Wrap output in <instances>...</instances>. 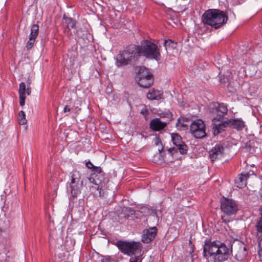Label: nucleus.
I'll use <instances>...</instances> for the list:
<instances>
[{"label":"nucleus","instance_id":"7ed1b4c3","mask_svg":"<svg viewBox=\"0 0 262 262\" xmlns=\"http://www.w3.org/2000/svg\"><path fill=\"white\" fill-rule=\"evenodd\" d=\"M139 46L141 56L157 61L161 58L160 49L155 43L148 40L144 39Z\"/></svg>","mask_w":262,"mask_h":262},{"label":"nucleus","instance_id":"7c9ffc66","mask_svg":"<svg viewBox=\"0 0 262 262\" xmlns=\"http://www.w3.org/2000/svg\"><path fill=\"white\" fill-rule=\"evenodd\" d=\"M125 211L126 212L128 213V216H134L135 213V210L133 209L130 207L126 208Z\"/></svg>","mask_w":262,"mask_h":262},{"label":"nucleus","instance_id":"0eeeda50","mask_svg":"<svg viewBox=\"0 0 262 262\" xmlns=\"http://www.w3.org/2000/svg\"><path fill=\"white\" fill-rule=\"evenodd\" d=\"M136 80L141 87L144 88H149L154 82L152 75L145 68L140 69Z\"/></svg>","mask_w":262,"mask_h":262},{"label":"nucleus","instance_id":"aec40b11","mask_svg":"<svg viewBox=\"0 0 262 262\" xmlns=\"http://www.w3.org/2000/svg\"><path fill=\"white\" fill-rule=\"evenodd\" d=\"M163 92L154 89L150 90L147 94V98L150 100H160L162 98Z\"/></svg>","mask_w":262,"mask_h":262},{"label":"nucleus","instance_id":"20e7f679","mask_svg":"<svg viewBox=\"0 0 262 262\" xmlns=\"http://www.w3.org/2000/svg\"><path fill=\"white\" fill-rule=\"evenodd\" d=\"M116 245L119 250L124 254L129 256L139 254L142 250V246L140 242L134 241L127 242L125 241H118Z\"/></svg>","mask_w":262,"mask_h":262},{"label":"nucleus","instance_id":"bb28decb","mask_svg":"<svg viewBox=\"0 0 262 262\" xmlns=\"http://www.w3.org/2000/svg\"><path fill=\"white\" fill-rule=\"evenodd\" d=\"M18 121L19 123L21 125H24L27 123V119H26V115L23 111H20L18 113Z\"/></svg>","mask_w":262,"mask_h":262},{"label":"nucleus","instance_id":"393cba45","mask_svg":"<svg viewBox=\"0 0 262 262\" xmlns=\"http://www.w3.org/2000/svg\"><path fill=\"white\" fill-rule=\"evenodd\" d=\"M171 140L174 145L179 143L183 144L181 137L177 133H173L171 134Z\"/></svg>","mask_w":262,"mask_h":262},{"label":"nucleus","instance_id":"c756f323","mask_svg":"<svg viewBox=\"0 0 262 262\" xmlns=\"http://www.w3.org/2000/svg\"><path fill=\"white\" fill-rule=\"evenodd\" d=\"M134 217L137 219H140L143 218L144 216L143 215V214H142V213L139 209V210H136L135 211V213L134 215Z\"/></svg>","mask_w":262,"mask_h":262},{"label":"nucleus","instance_id":"79ce46f5","mask_svg":"<svg viewBox=\"0 0 262 262\" xmlns=\"http://www.w3.org/2000/svg\"><path fill=\"white\" fill-rule=\"evenodd\" d=\"M163 150V146H162L161 148L158 149V151L160 155H161Z\"/></svg>","mask_w":262,"mask_h":262},{"label":"nucleus","instance_id":"423d86ee","mask_svg":"<svg viewBox=\"0 0 262 262\" xmlns=\"http://www.w3.org/2000/svg\"><path fill=\"white\" fill-rule=\"evenodd\" d=\"M85 166L89 169H92V173L89 178L91 183L96 185H102L104 183V173L100 167L95 166L90 161L85 163Z\"/></svg>","mask_w":262,"mask_h":262},{"label":"nucleus","instance_id":"cd10ccee","mask_svg":"<svg viewBox=\"0 0 262 262\" xmlns=\"http://www.w3.org/2000/svg\"><path fill=\"white\" fill-rule=\"evenodd\" d=\"M139 209L143 214V215L145 217L147 214L150 213V210L149 208L145 206H142L140 207Z\"/></svg>","mask_w":262,"mask_h":262},{"label":"nucleus","instance_id":"39448f33","mask_svg":"<svg viewBox=\"0 0 262 262\" xmlns=\"http://www.w3.org/2000/svg\"><path fill=\"white\" fill-rule=\"evenodd\" d=\"M213 243V258L214 262H223L227 260L232 250L228 248L224 243L219 241H214Z\"/></svg>","mask_w":262,"mask_h":262},{"label":"nucleus","instance_id":"f257e3e1","mask_svg":"<svg viewBox=\"0 0 262 262\" xmlns=\"http://www.w3.org/2000/svg\"><path fill=\"white\" fill-rule=\"evenodd\" d=\"M141 56L139 45H131L120 51L116 57L118 66H126L138 60Z\"/></svg>","mask_w":262,"mask_h":262},{"label":"nucleus","instance_id":"c03bdc74","mask_svg":"<svg viewBox=\"0 0 262 262\" xmlns=\"http://www.w3.org/2000/svg\"><path fill=\"white\" fill-rule=\"evenodd\" d=\"M31 83V80L30 79H28V80L27 81V85L30 86Z\"/></svg>","mask_w":262,"mask_h":262},{"label":"nucleus","instance_id":"37998d69","mask_svg":"<svg viewBox=\"0 0 262 262\" xmlns=\"http://www.w3.org/2000/svg\"><path fill=\"white\" fill-rule=\"evenodd\" d=\"M166 114H167V115L168 116V117L172 116V114L170 112H169L167 113Z\"/></svg>","mask_w":262,"mask_h":262},{"label":"nucleus","instance_id":"ea45409f","mask_svg":"<svg viewBox=\"0 0 262 262\" xmlns=\"http://www.w3.org/2000/svg\"><path fill=\"white\" fill-rule=\"evenodd\" d=\"M181 119L179 118V119H178V120H177V123H176V126H177V127L178 128H179V126H180V125L181 124Z\"/></svg>","mask_w":262,"mask_h":262},{"label":"nucleus","instance_id":"6ab92c4d","mask_svg":"<svg viewBox=\"0 0 262 262\" xmlns=\"http://www.w3.org/2000/svg\"><path fill=\"white\" fill-rule=\"evenodd\" d=\"M249 177V173H245L239 174L235 180V184L237 187L242 188L247 184V180Z\"/></svg>","mask_w":262,"mask_h":262},{"label":"nucleus","instance_id":"f3484780","mask_svg":"<svg viewBox=\"0 0 262 262\" xmlns=\"http://www.w3.org/2000/svg\"><path fill=\"white\" fill-rule=\"evenodd\" d=\"M213 243H214V242H211L210 239L207 238L205 240L203 253L204 257H206L208 255L213 257Z\"/></svg>","mask_w":262,"mask_h":262},{"label":"nucleus","instance_id":"412c9836","mask_svg":"<svg viewBox=\"0 0 262 262\" xmlns=\"http://www.w3.org/2000/svg\"><path fill=\"white\" fill-rule=\"evenodd\" d=\"M19 104L24 106L25 103L26 99V85L24 82H21L19 85Z\"/></svg>","mask_w":262,"mask_h":262},{"label":"nucleus","instance_id":"a19ab883","mask_svg":"<svg viewBox=\"0 0 262 262\" xmlns=\"http://www.w3.org/2000/svg\"><path fill=\"white\" fill-rule=\"evenodd\" d=\"M156 144L157 145H158L159 143H160L162 145L160 139L159 138H157L156 139Z\"/></svg>","mask_w":262,"mask_h":262},{"label":"nucleus","instance_id":"4c0bfd02","mask_svg":"<svg viewBox=\"0 0 262 262\" xmlns=\"http://www.w3.org/2000/svg\"><path fill=\"white\" fill-rule=\"evenodd\" d=\"M187 126H188L187 125L181 123V124L180 125L179 128H180L181 129H185L187 127Z\"/></svg>","mask_w":262,"mask_h":262},{"label":"nucleus","instance_id":"1a4fd4ad","mask_svg":"<svg viewBox=\"0 0 262 262\" xmlns=\"http://www.w3.org/2000/svg\"><path fill=\"white\" fill-rule=\"evenodd\" d=\"M190 131L195 138L202 139L207 134L204 122L200 119L194 121L190 125Z\"/></svg>","mask_w":262,"mask_h":262},{"label":"nucleus","instance_id":"f8f14e48","mask_svg":"<svg viewBox=\"0 0 262 262\" xmlns=\"http://www.w3.org/2000/svg\"><path fill=\"white\" fill-rule=\"evenodd\" d=\"M224 146L222 144H217L209 151V157L212 162L222 157L224 154Z\"/></svg>","mask_w":262,"mask_h":262},{"label":"nucleus","instance_id":"e433bc0d","mask_svg":"<svg viewBox=\"0 0 262 262\" xmlns=\"http://www.w3.org/2000/svg\"><path fill=\"white\" fill-rule=\"evenodd\" d=\"M141 114H143L144 116H146L148 114V112L147 109H142L141 111Z\"/></svg>","mask_w":262,"mask_h":262},{"label":"nucleus","instance_id":"a878e982","mask_svg":"<svg viewBox=\"0 0 262 262\" xmlns=\"http://www.w3.org/2000/svg\"><path fill=\"white\" fill-rule=\"evenodd\" d=\"M177 42L171 39L165 40L164 41L163 46L165 47L166 49L167 48L175 49L177 47Z\"/></svg>","mask_w":262,"mask_h":262},{"label":"nucleus","instance_id":"2f4dec72","mask_svg":"<svg viewBox=\"0 0 262 262\" xmlns=\"http://www.w3.org/2000/svg\"><path fill=\"white\" fill-rule=\"evenodd\" d=\"M102 258L101 259V262H111L112 258L110 256H102Z\"/></svg>","mask_w":262,"mask_h":262},{"label":"nucleus","instance_id":"6e6552de","mask_svg":"<svg viewBox=\"0 0 262 262\" xmlns=\"http://www.w3.org/2000/svg\"><path fill=\"white\" fill-rule=\"evenodd\" d=\"M71 181L70 187L73 198H76L77 195L80 193L82 182L80 181V174L77 170L73 171L71 173Z\"/></svg>","mask_w":262,"mask_h":262},{"label":"nucleus","instance_id":"4be33fe9","mask_svg":"<svg viewBox=\"0 0 262 262\" xmlns=\"http://www.w3.org/2000/svg\"><path fill=\"white\" fill-rule=\"evenodd\" d=\"M63 19L64 20V24L66 25L67 28L71 29L74 28L76 21L71 17H68L65 14L63 16Z\"/></svg>","mask_w":262,"mask_h":262},{"label":"nucleus","instance_id":"473e14b6","mask_svg":"<svg viewBox=\"0 0 262 262\" xmlns=\"http://www.w3.org/2000/svg\"><path fill=\"white\" fill-rule=\"evenodd\" d=\"M168 151L170 154L171 155H173L174 153L177 152V149L176 147L169 148L168 149Z\"/></svg>","mask_w":262,"mask_h":262},{"label":"nucleus","instance_id":"58836bf2","mask_svg":"<svg viewBox=\"0 0 262 262\" xmlns=\"http://www.w3.org/2000/svg\"><path fill=\"white\" fill-rule=\"evenodd\" d=\"M71 111V109L69 108V107L68 105H66L64 107L63 111L64 113L70 112Z\"/></svg>","mask_w":262,"mask_h":262},{"label":"nucleus","instance_id":"f03ea898","mask_svg":"<svg viewBox=\"0 0 262 262\" xmlns=\"http://www.w3.org/2000/svg\"><path fill=\"white\" fill-rule=\"evenodd\" d=\"M228 19L226 14L218 9L208 10L203 15L204 23L215 29L222 27L227 23Z\"/></svg>","mask_w":262,"mask_h":262},{"label":"nucleus","instance_id":"b1692460","mask_svg":"<svg viewBox=\"0 0 262 262\" xmlns=\"http://www.w3.org/2000/svg\"><path fill=\"white\" fill-rule=\"evenodd\" d=\"M177 147V150H179L181 154H186L188 150L187 145L183 141V144L179 143L175 145Z\"/></svg>","mask_w":262,"mask_h":262},{"label":"nucleus","instance_id":"4468645a","mask_svg":"<svg viewBox=\"0 0 262 262\" xmlns=\"http://www.w3.org/2000/svg\"><path fill=\"white\" fill-rule=\"evenodd\" d=\"M235 258L238 261L244 260L247 255V250L243 243L238 244L235 247Z\"/></svg>","mask_w":262,"mask_h":262},{"label":"nucleus","instance_id":"c9c22d12","mask_svg":"<svg viewBox=\"0 0 262 262\" xmlns=\"http://www.w3.org/2000/svg\"><path fill=\"white\" fill-rule=\"evenodd\" d=\"M26 93H27L28 95H30L31 93V88L29 85H27V89H26Z\"/></svg>","mask_w":262,"mask_h":262},{"label":"nucleus","instance_id":"5701e85b","mask_svg":"<svg viewBox=\"0 0 262 262\" xmlns=\"http://www.w3.org/2000/svg\"><path fill=\"white\" fill-rule=\"evenodd\" d=\"M227 127H228L226 124H225V121L222 123H220L218 125H216L214 127V135H217L220 133H222L223 131L225 130V128Z\"/></svg>","mask_w":262,"mask_h":262},{"label":"nucleus","instance_id":"72a5a7b5","mask_svg":"<svg viewBox=\"0 0 262 262\" xmlns=\"http://www.w3.org/2000/svg\"><path fill=\"white\" fill-rule=\"evenodd\" d=\"M140 259V255L135 256L133 258L130 259L129 262H138Z\"/></svg>","mask_w":262,"mask_h":262},{"label":"nucleus","instance_id":"9d476101","mask_svg":"<svg viewBox=\"0 0 262 262\" xmlns=\"http://www.w3.org/2000/svg\"><path fill=\"white\" fill-rule=\"evenodd\" d=\"M221 209L227 215L235 214L238 210L237 205L234 201L225 198L221 201Z\"/></svg>","mask_w":262,"mask_h":262},{"label":"nucleus","instance_id":"c85d7f7f","mask_svg":"<svg viewBox=\"0 0 262 262\" xmlns=\"http://www.w3.org/2000/svg\"><path fill=\"white\" fill-rule=\"evenodd\" d=\"M260 214H261V217L260 220L258 221V222L257 224L256 225V228L258 232L262 233V211H260Z\"/></svg>","mask_w":262,"mask_h":262},{"label":"nucleus","instance_id":"dca6fc26","mask_svg":"<svg viewBox=\"0 0 262 262\" xmlns=\"http://www.w3.org/2000/svg\"><path fill=\"white\" fill-rule=\"evenodd\" d=\"M167 125V123L162 122L159 118H155L150 122V128L154 131H160L163 129Z\"/></svg>","mask_w":262,"mask_h":262},{"label":"nucleus","instance_id":"f704fd0d","mask_svg":"<svg viewBox=\"0 0 262 262\" xmlns=\"http://www.w3.org/2000/svg\"><path fill=\"white\" fill-rule=\"evenodd\" d=\"M258 246L259 250L262 251V234L259 237Z\"/></svg>","mask_w":262,"mask_h":262},{"label":"nucleus","instance_id":"ddd939ff","mask_svg":"<svg viewBox=\"0 0 262 262\" xmlns=\"http://www.w3.org/2000/svg\"><path fill=\"white\" fill-rule=\"evenodd\" d=\"M39 33V26L37 24H34L32 26L31 29V33L29 35V40L28 41L26 48L27 50L31 49L35 41L37 36L38 35Z\"/></svg>","mask_w":262,"mask_h":262},{"label":"nucleus","instance_id":"9b49d317","mask_svg":"<svg viewBox=\"0 0 262 262\" xmlns=\"http://www.w3.org/2000/svg\"><path fill=\"white\" fill-rule=\"evenodd\" d=\"M210 112L213 115L214 119L219 121L227 114L228 108L225 104L216 103L210 108Z\"/></svg>","mask_w":262,"mask_h":262},{"label":"nucleus","instance_id":"2eb2a0df","mask_svg":"<svg viewBox=\"0 0 262 262\" xmlns=\"http://www.w3.org/2000/svg\"><path fill=\"white\" fill-rule=\"evenodd\" d=\"M225 124L228 125V127L238 130H242L245 126V122L242 119H228L225 121Z\"/></svg>","mask_w":262,"mask_h":262},{"label":"nucleus","instance_id":"a211bd4d","mask_svg":"<svg viewBox=\"0 0 262 262\" xmlns=\"http://www.w3.org/2000/svg\"><path fill=\"white\" fill-rule=\"evenodd\" d=\"M157 229L156 227L149 228L146 231L143 237L142 242L144 243H149L155 238L157 234Z\"/></svg>","mask_w":262,"mask_h":262}]
</instances>
